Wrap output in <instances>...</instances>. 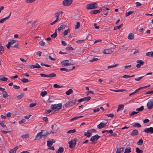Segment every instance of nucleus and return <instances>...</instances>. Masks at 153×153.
<instances>
[{
	"label": "nucleus",
	"instance_id": "29",
	"mask_svg": "<svg viewBox=\"0 0 153 153\" xmlns=\"http://www.w3.org/2000/svg\"><path fill=\"white\" fill-rule=\"evenodd\" d=\"M47 142V146L48 147H51L53 144V141H52L48 140Z\"/></svg>",
	"mask_w": 153,
	"mask_h": 153
},
{
	"label": "nucleus",
	"instance_id": "57",
	"mask_svg": "<svg viewBox=\"0 0 153 153\" xmlns=\"http://www.w3.org/2000/svg\"><path fill=\"white\" fill-rule=\"evenodd\" d=\"M36 0H26L25 1L27 3H31L35 1Z\"/></svg>",
	"mask_w": 153,
	"mask_h": 153
},
{
	"label": "nucleus",
	"instance_id": "4",
	"mask_svg": "<svg viewBox=\"0 0 153 153\" xmlns=\"http://www.w3.org/2000/svg\"><path fill=\"white\" fill-rule=\"evenodd\" d=\"M76 138H75L74 140H72L71 141L68 142V143L69 144V147L71 148H72L75 147L76 143Z\"/></svg>",
	"mask_w": 153,
	"mask_h": 153
},
{
	"label": "nucleus",
	"instance_id": "9",
	"mask_svg": "<svg viewBox=\"0 0 153 153\" xmlns=\"http://www.w3.org/2000/svg\"><path fill=\"white\" fill-rule=\"evenodd\" d=\"M69 61L68 60H65L62 61L61 62V64L64 66H66L69 65H73V64H71L69 63Z\"/></svg>",
	"mask_w": 153,
	"mask_h": 153
},
{
	"label": "nucleus",
	"instance_id": "55",
	"mask_svg": "<svg viewBox=\"0 0 153 153\" xmlns=\"http://www.w3.org/2000/svg\"><path fill=\"white\" fill-rule=\"evenodd\" d=\"M0 125L3 128H4L6 127V126L4 124V122L3 121L0 122Z\"/></svg>",
	"mask_w": 153,
	"mask_h": 153
},
{
	"label": "nucleus",
	"instance_id": "22",
	"mask_svg": "<svg viewBox=\"0 0 153 153\" xmlns=\"http://www.w3.org/2000/svg\"><path fill=\"white\" fill-rule=\"evenodd\" d=\"M18 149V147L16 146L13 149H10L9 151L10 153H16V150Z\"/></svg>",
	"mask_w": 153,
	"mask_h": 153
},
{
	"label": "nucleus",
	"instance_id": "45",
	"mask_svg": "<svg viewBox=\"0 0 153 153\" xmlns=\"http://www.w3.org/2000/svg\"><path fill=\"white\" fill-rule=\"evenodd\" d=\"M20 80L23 83H26L29 81L26 78H22Z\"/></svg>",
	"mask_w": 153,
	"mask_h": 153
},
{
	"label": "nucleus",
	"instance_id": "3",
	"mask_svg": "<svg viewBox=\"0 0 153 153\" xmlns=\"http://www.w3.org/2000/svg\"><path fill=\"white\" fill-rule=\"evenodd\" d=\"M100 137V136L96 134L94 136H92L90 138V141H92V143H97L98 139Z\"/></svg>",
	"mask_w": 153,
	"mask_h": 153
},
{
	"label": "nucleus",
	"instance_id": "16",
	"mask_svg": "<svg viewBox=\"0 0 153 153\" xmlns=\"http://www.w3.org/2000/svg\"><path fill=\"white\" fill-rule=\"evenodd\" d=\"M104 54H110L113 53V51L110 49H106L103 52Z\"/></svg>",
	"mask_w": 153,
	"mask_h": 153
},
{
	"label": "nucleus",
	"instance_id": "11",
	"mask_svg": "<svg viewBox=\"0 0 153 153\" xmlns=\"http://www.w3.org/2000/svg\"><path fill=\"white\" fill-rule=\"evenodd\" d=\"M136 62L137 64L136 66L138 68H140L141 65H143L144 63L143 61L140 60H137Z\"/></svg>",
	"mask_w": 153,
	"mask_h": 153
},
{
	"label": "nucleus",
	"instance_id": "5",
	"mask_svg": "<svg viewBox=\"0 0 153 153\" xmlns=\"http://www.w3.org/2000/svg\"><path fill=\"white\" fill-rule=\"evenodd\" d=\"M147 107L149 109H151L153 108V97L149 100L147 104Z\"/></svg>",
	"mask_w": 153,
	"mask_h": 153
},
{
	"label": "nucleus",
	"instance_id": "27",
	"mask_svg": "<svg viewBox=\"0 0 153 153\" xmlns=\"http://www.w3.org/2000/svg\"><path fill=\"white\" fill-rule=\"evenodd\" d=\"M73 92V90L71 89H70L66 92L65 94L67 95H68L72 93Z\"/></svg>",
	"mask_w": 153,
	"mask_h": 153
},
{
	"label": "nucleus",
	"instance_id": "23",
	"mask_svg": "<svg viewBox=\"0 0 153 153\" xmlns=\"http://www.w3.org/2000/svg\"><path fill=\"white\" fill-rule=\"evenodd\" d=\"M123 108L124 105H119L118 106V107L117 109V111L118 112L120 110H123Z\"/></svg>",
	"mask_w": 153,
	"mask_h": 153
},
{
	"label": "nucleus",
	"instance_id": "7",
	"mask_svg": "<svg viewBox=\"0 0 153 153\" xmlns=\"http://www.w3.org/2000/svg\"><path fill=\"white\" fill-rule=\"evenodd\" d=\"M40 132H42V134L43 137H46L48 135L51 134L52 133H55L56 132H54L53 131H51L50 132H48L45 130H42Z\"/></svg>",
	"mask_w": 153,
	"mask_h": 153
},
{
	"label": "nucleus",
	"instance_id": "1",
	"mask_svg": "<svg viewBox=\"0 0 153 153\" xmlns=\"http://www.w3.org/2000/svg\"><path fill=\"white\" fill-rule=\"evenodd\" d=\"M62 107V105L61 103L52 104L51 106V109L57 111L61 109Z\"/></svg>",
	"mask_w": 153,
	"mask_h": 153
},
{
	"label": "nucleus",
	"instance_id": "63",
	"mask_svg": "<svg viewBox=\"0 0 153 153\" xmlns=\"http://www.w3.org/2000/svg\"><path fill=\"white\" fill-rule=\"evenodd\" d=\"M131 67V65H126L124 66V68L125 69L129 68Z\"/></svg>",
	"mask_w": 153,
	"mask_h": 153
},
{
	"label": "nucleus",
	"instance_id": "37",
	"mask_svg": "<svg viewBox=\"0 0 153 153\" xmlns=\"http://www.w3.org/2000/svg\"><path fill=\"white\" fill-rule=\"evenodd\" d=\"M133 127H136L137 128H140L141 127V125L139 123H135L134 125H133Z\"/></svg>",
	"mask_w": 153,
	"mask_h": 153
},
{
	"label": "nucleus",
	"instance_id": "35",
	"mask_svg": "<svg viewBox=\"0 0 153 153\" xmlns=\"http://www.w3.org/2000/svg\"><path fill=\"white\" fill-rule=\"evenodd\" d=\"M137 143L139 145H142L143 143V140L142 139H140L137 141Z\"/></svg>",
	"mask_w": 153,
	"mask_h": 153
},
{
	"label": "nucleus",
	"instance_id": "40",
	"mask_svg": "<svg viewBox=\"0 0 153 153\" xmlns=\"http://www.w3.org/2000/svg\"><path fill=\"white\" fill-rule=\"evenodd\" d=\"M70 30L69 29H68L65 30L63 32V34L64 36H66L67 35L68 33L70 32Z\"/></svg>",
	"mask_w": 153,
	"mask_h": 153
},
{
	"label": "nucleus",
	"instance_id": "41",
	"mask_svg": "<svg viewBox=\"0 0 153 153\" xmlns=\"http://www.w3.org/2000/svg\"><path fill=\"white\" fill-rule=\"evenodd\" d=\"M134 13V11H129L128 12H126V17L128 16L130 14L133 13Z\"/></svg>",
	"mask_w": 153,
	"mask_h": 153
},
{
	"label": "nucleus",
	"instance_id": "12",
	"mask_svg": "<svg viewBox=\"0 0 153 153\" xmlns=\"http://www.w3.org/2000/svg\"><path fill=\"white\" fill-rule=\"evenodd\" d=\"M143 131L147 133H153V128L150 127L149 128H146L144 129Z\"/></svg>",
	"mask_w": 153,
	"mask_h": 153
},
{
	"label": "nucleus",
	"instance_id": "15",
	"mask_svg": "<svg viewBox=\"0 0 153 153\" xmlns=\"http://www.w3.org/2000/svg\"><path fill=\"white\" fill-rule=\"evenodd\" d=\"M42 132H40L37 134L35 140H39L42 138Z\"/></svg>",
	"mask_w": 153,
	"mask_h": 153
},
{
	"label": "nucleus",
	"instance_id": "10",
	"mask_svg": "<svg viewBox=\"0 0 153 153\" xmlns=\"http://www.w3.org/2000/svg\"><path fill=\"white\" fill-rule=\"evenodd\" d=\"M105 123L101 122L99 125H97V128L99 129H101L102 128H104L108 123V120H105Z\"/></svg>",
	"mask_w": 153,
	"mask_h": 153
},
{
	"label": "nucleus",
	"instance_id": "14",
	"mask_svg": "<svg viewBox=\"0 0 153 153\" xmlns=\"http://www.w3.org/2000/svg\"><path fill=\"white\" fill-rule=\"evenodd\" d=\"M28 67L30 68H41V66L38 63H36V65H29Z\"/></svg>",
	"mask_w": 153,
	"mask_h": 153
},
{
	"label": "nucleus",
	"instance_id": "34",
	"mask_svg": "<svg viewBox=\"0 0 153 153\" xmlns=\"http://www.w3.org/2000/svg\"><path fill=\"white\" fill-rule=\"evenodd\" d=\"M83 117V116H82V115L80 116H76V117H75L71 119L70 120V121H72L74 120H76V119L78 118H80L81 117Z\"/></svg>",
	"mask_w": 153,
	"mask_h": 153
},
{
	"label": "nucleus",
	"instance_id": "19",
	"mask_svg": "<svg viewBox=\"0 0 153 153\" xmlns=\"http://www.w3.org/2000/svg\"><path fill=\"white\" fill-rule=\"evenodd\" d=\"M25 96V93H21L20 95L16 96V97L17 99L20 100L23 98Z\"/></svg>",
	"mask_w": 153,
	"mask_h": 153
},
{
	"label": "nucleus",
	"instance_id": "24",
	"mask_svg": "<svg viewBox=\"0 0 153 153\" xmlns=\"http://www.w3.org/2000/svg\"><path fill=\"white\" fill-rule=\"evenodd\" d=\"M8 79L7 78L3 76L2 75H0V81H6Z\"/></svg>",
	"mask_w": 153,
	"mask_h": 153
},
{
	"label": "nucleus",
	"instance_id": "17",
	"mask_svg": "<svg viewBox=\"0 0 153 153\" xmlns=\"http://www.w3.org/2000/svg\"><path fill=\"white\" fill-rule=\"evenodd\" d=\"M138 131L136 129L133 130L132 131L130 134V135L133 136H137L138 134Z\"/></svg>",
	"mask_w": 153,
	"mask_h": 153
},
{
	"label": "nucleus",
	"instance_id": "30",
	"mask_svg": "<svg viewBox=\"0 0 153 153\" xmlns=\"http://www.w3.org/2000/svg\"><path fill=\"white\" fill-rule=\"evenodd\" d=\"M144 106H142L140 108H137L136 110L137 111V112H138V113L139 111H143L144 109Z\"/></svg>",
	"mask_w": 153,
	"mask_h": 153
},
{
	"label": "nucleus",
	"instance_id": "8",
	"mask_svg": "<svg viewBox=\"0 0 153 153\" xmlns=\"http://www.w3.org/2000/svg\"><path fill=\"white\" fill-rule=\"evenodd\" d=\"M76 100L72 101H71L68 102H67L65 105V107H68L69 106H72L73 105L75 104Z\"/></svg>",
	"mask_w": 153,
	"mask_h": 153
},
{
	"label": "nucleus",
	"instance_id": "58",
	"mask_svg": "<svg viewBox=\"0 0 153 153\" xmlns=\"http://www.w3.org/2000/svg\"><path fill=\"white\" fill-rule=\"evenodd\" d=\"M16 42V41L15 40H11L9 42V43H10V45H12L13 44L15 43Z\"/></svg>",
	"mask_w": 153,
	"mask_h": 153
},
{
	"label": "nucleus",
	"instance_id": "26",
	"mask_svg": "<svg viewBox=\"0 0 153 153\" xmlns=\"http://www.w3.org/2000/svg\"><path fill=\"white\" fill-rule=\"evenodd\" d=\"M84 135L87 137H90L91 135V134L90 132V131H88V130L87 131V132H85L84 133Z\"/></svg>",
	"mask_w": 153,
	"mask_h": 153
},
{
	"label": "nucleus",
	"instance_id": "42",
	"mask_svg": "<svg viewBox=\"0 0 153 153\" xmlns=\"http://www.w3.org/2000/svg\"><path fill=\"white\" fill-rule=\"evenodd\" d=\"M138 113V112L135 111H133L131 112H130L129 113V115L131 116H132L134 114H137Z\"/></svg>",
	"mask_w": 153,
	"mask_h": 153
},
{
	"label": "nucleus",
	"instance_id": "46",
	"mask_svg": "<svg viewBox=\"0 0 153 153\" xmlns=\"http://www.w3.org/2000/svg\"><path fill=\"white\" fill-rule=\"evenodd\" d=\"M91 13L93 14H96L99 13L98 10H92L91 12Z\"/></svg>",
	"mask_w": 153,
	"mask_h": 153
},
{
	"label": "nucleus",
	"instance_id": "28",
	"mask_svg": "<svg viewBox=\"0 0 153 153\" xmlns=\"http://www.w3.org/2000/svg\"><path fill=\"white\" fill-rule=\"evenodd\" d=\"M65 27L66 25H61L60 26V27L58 28L57 30L58 31H60L64 28Z\"/></svg>",
	"mask_w": 153,
	"mask_h": 153
},
{
	"label": "nucleus",
	"instance_id": "18",
	"mask_svg": "<svg viewBox=\"0 0 153 153\" xmlns=\"http://www.w3.org/2000/svg\"><path fill=\"white\" fill-rule=\"evenodd\" d=\"M4 51V47L2 45L1 42H0V55L3 53Z\"/></svg>",
	"mask_w": 153,
	"mask_h": 153
},
{
	"label": "nucleus",
	"instance_id": "56",
	"mask_svg": "<svg viewBox=\"0 0 153 153\" xmlns=\"http://www.w3.org/2000/svg\"><path fill=\"white\" fill-rule=\"evenodd\" d=\"M45 42L42 41H41L39 42V45L41 46H43L45 45Z\"/></svg>",
	"mask_w": 153,
	"mask_h": 153
},
{
	"label": "nucleus",
	"instance_id": "50",
	"mask_svg": "<svg viewBox=\"0 0 153 153\" xmlns=\"http://www.w3.org/2000/svg\"><path fill=\"white\" fill-rule=\"evenodd\" d=\"M8 19L6 17L2 19H1L0 20V23H2L4 22L7 19Z\"/></svg>",
	"mask_w": 153,
	"mask_h": 153
},
{
	"label": "nucleus",
	"instance_id": "52",
	"mask_svg": "<svg viewBox=\"0 0 153 153\" xmlns=\"http://www.w3.org/2000/svg\"><path fill=\"white\" fill-rule=\"evenodd\" d=\"M80 23L79 22H77L76 23V25H75V29H78L80 27Z\"/></svg>",
	"mask_w": 153,
	"mask_h": 153
},
{
	"label": "nucleus",
	"instance_id": "44",
	"mask_svg": "<svg viewBox=\"0 0 153 153\" xmlns=\"http://www.w3.org/2000/svg\"><path fill=\"white\" fill-rule=\"evenodd\" d=\"M53 87L56 88H59L63 87L62 86H60L58 84H54L53 85Z\"/></svg>",
	"mask_w": 153,
	"mask_h": 153
},
{
	"label": "nucleus",
	"instance_id": "47",
	"mask_svg": "<svg viewBox=\"0 0 153 153\" xmlns=\"http://www.w3.org/2000/svg\"><path fill=\"white\" fill-rule=\"evenodd\" d=\"M123 26V24H122L119 25V26H117L114 27V30H115L119 29L121 27Z\"/></svg>",
	"mask_w": 153,
	"mask_h": 153
},
{
	"label": "nucleus",
	"instance_id": "61",
	"mask_svg": "<svg viewBox=\"0 0 153 153\" xmlns=\"http://www.w3.org/2000/svg\"><path fill=\"white\" fill-rule=\"evenodd\" d=\"M85 40V39H81V40H79L77 41H76V43H81L82 42H83Z\"/></svg>",
	"mask_w": 153,
	"mask_h": 153
},
{
	"label": "nucleus",
	"instance_id": "13",
	"mask_svg": "<svg viewBox=\"0 0 153 153\" xmlns=\"http://www.w3.org/2000/svg\"><path fill=\"white\" fill-rule=\"evenodd\" d=\"M75 68V67L73 66L72 67V68L71 69H67L66 68H61L60 70L61 71H65L67 72H68L73 70Z\"/></svg>",
	"mask_w": 153,
	"mask_h": 153
},
{
	"label": "nucleus",
	"instance_id": "6",
	"mask_svg": "<svg viewBox=\"0 0 153 153\" xmlns=\"http://www.w3.org/2000/svg\"><path fill=\"white\" fill-rule=\"evenodd\" d=\"M73 0H64L63 1L62 4L64 6H69L72 3Z\"/></svg>",
	"mask_w": 153,
	"mask_h": 153
},
{
	"label": "nucleus",
	"instance_id": "39",
	"mask_svg": "<svg viewBox=\"0 0 153 153\" xmlns=\"http://www.w3.org/2000/svg\"><path fill=\"white\" fill-rule=\"evenodd\" d=\"M47 92L46 91H42L41 93V95L42 97H44L47 94Z\"/></svg>",
	"mask_w": 153,
	"mask_h": 153
},
{
	"label": "nucleus",
	"instance_id": "31",
	"mask_svg": "<svg viewBox=\"0 0 153 153\" xmlns=\"http://www.w3.org/2000/svg\"><path fill=\"white\" fill-rule=\"evenodd\" d=\"M3 97L4 98L7 97L9 95L5 91H3L2 93Z\"/></svg>",
	"mask_w": 153,
	"mask_h": 153
},
{
	"label": "nucleus",
	"instance_id": "25",
	"mask_svg": "<svg viewBox=\"0 0 153 153\" xmlns=\"http://www.w3.org/2000/svg\"><path fill=\"white\" fill-rule=\"evenodd\" d=\"M124 150V148L122 147L121 148H118L117 149L116 153H120L123 152Z\"/></svg>",
	"mask_w": 153,
	"mask_h": 153
},
{
	"label": "nucleus",
	"instance_id": "59",
	"mask_svg": "<svg viewBox=\"0 0 153 153\" xmlns=\"http://www.w3.org/2000/svg\"><path fill=\"white\" fill-rule=\"evenodd\" d=\"M65 49L68 51H70L71 50H74V49L72 47H71V46H68V47H67L65 48Z\"/></svg>",
	"mask_w": 153,
	"mask_h": 153
},
{
	"label": "nucleus",
	"instance_id": "54",
	"mask_svg": "<svg viewBox=\"0 0 153 153\" xmlns=\"http://www.w3.org/2000/svg\"><path fill=\"white\" fill-rule=\"evenodd\" d=\"M59 14L58 12H56L55 13V17L56 19H59Z\"/></svg>",
	"mask_w": 153,
	"mask_h": 153
},
{
	"label": "nucleus",
	"instance_id": "51",
	"mask_svg": "<svg viewBox=\"0 0 153 153\" xmlns=\"http://www.w3.org/2000/svg\"><path fill=\"white\" fill-rule=\"evenodd\" d=\"M145 76H142L140 77H138L137 78H136L134 79L135 81H139L141 79H142L143 78V77Z\"/></svg>",
	"mask_w": 153,
	"mask_h": 153
},
{
	"label": "nucleus",
	"instance_id": "33",
	"mask_svg": "<svg viewBox=\"0 0 153 153\" xmlns=\"http://www.w3.org/2000/svg\"><path fill=\"white\" fill-rule=\"evenodd\" d=\"M119 65H120V64H119L117 63V64H115L112 65L108 66L107 68L108 69H109V68H112L116 67L117 66H119Z\"/></svg>",
	"mask_w": 153,
	"mask_h": 153
},
{
	"label": "nucleus",
	"instance_id": "21",
	"mask_svg": "<svg viewBox=\"0 0 153 153\" xmlns=\"http://www.w3.org/2000/svg\"><path fill=\"white\" fill-rule=\"evenodd\" d=\"M64 151V148L62 147H60L57 151L56 152V153H62Z\"/></svg>",
	"mask_w": 153,
	"mask_h": 153
},
{
	"label": "nucleus",
	"instance_id": "53",
	"mask_svg": "<svg viewBox=\"0 0 153 153\" xmlns=\"http://www.w3.org/2000/svg\"><path fill=\"white\" fill-rule=\"evenodd\" d=\"M29 137V136L28 134H24L22 135V137L23 138H27Z\"/></svg>",
	"mask_w": 153,
	"mask_h": 153
},
{
	"label": "nucleus",
	"instance_id": "48",
	"mask_svg": "<svg viewBox=\"0 0 153 153\" xmlns=\"http://www.w3.org/2000/svg\"><path fill=\"white\" fill-rule=\"evenodd\" d=\"M76 132V130L75 129H74L73 130H71L69 131H68L67 132V133H74Z\"/></svg>",
	"mask_w": 153,
	"mask_h": 153
},
{
	"label": "nucleus",
	"instance_id": "38",
	"mask_svg": "<svg viewBox=\"0 0 153 153\" xmlns=\"http://www.w3.org/2000/svg\"><path fill=\"white\" fill-rule=\"evenodd\" d=\"M57 35V34L56 33V29L54 33L51 35V36L53 38H55L56 37Z\"/></svg>",
	"mask_w": 153,
	"mask_h": 153
},
{
	"label": "nucleus",
	"instance_id": "64",
	"mask_svg": "<svg viewBox=\"0 0 153 153\" xmlns=\"http://www.w3.org/2000/svg\"><path fill=\"white\" fill-rule=\"evenodd\" d=\"M105 115L108 117H114V115L113 114H106Z\"/></svg>",
	"mask_w": 153,
	"mask_h": 153
},
{
	"label": "nucleus",
	"instance_id": "20",
	"mask_svg": "<svg viewBox=\"0 0 153 153\" xmlns=\"http://www.w3.org/2000/svg\"><path fill=\"white\" fill-rule=\"evenodd\" d=\"M134 38V35L132 33H130L128 36V38L129 39H133Z\"/></svg>",
	"mask_w": 153,
	"mask_h": 153
},
{
	"label": "nucleus",
	"instance_id": "36",
	"mask_svg": "<svg viewBox=\"0 0 153 153\" xmlns=\"http://www.w3.org/2000/svg\"><path fill=\"white\" fill-rule=\"evenodd\" d=\"M56 76V74L54 73H51L48 75V77L52 78L55 77Z\"/></svg>",
	"mask_w": 153,
	"mask_h": 153
},
{
	"label": "nucleus",
	"instance_id": "49",
	"mask_svg": "<svg viewBox=\"0 0 153 153\" xmlns=\"http://www.w3.org/2000/svg\"><path fill=\"white\" fill-rule=\"evenodd\" d=\"M84 101H89L91 99V97L88 96L83 98Z\"/></svg>",
	"mask_w": 153,
	"mask_h": 153
},
{
	"label": "nucleus",
	"instance_id": "32",
	"mask_svg": "<svg viewBox=\"0 0 153 153\" xmlns=\"http://www.w3.org/2000/svg\"><path fill=\"white\" fill-rule=\"evenodd\" d=\"M131 148L130 147L127 148L126 149L124 153H129L131 152Z\"/></svg>",
	"mask_w": 153,
	"mask_h": 153
},
{
	"label": "nucleus",
	"instance_id": "62",
	"mask_svg": "<svg viewBox=\"0 0 153 153\" xmlns=\"http://www.w3.org/2000/svg\"><path fill=\"white\" fill-rule=\"evenodd\" d=\"M40 76L42 77H48V75H47L44 74H40Z\"/></svg>",
	"mask_w": 153,
	"mask_h": 153
},
{
	"label": "nucleus",
	"instance_id": "43",
	"mask_svg": "<svg viewBox=\"0 0 153 153\" xmlns=\"http://www.w3.org/2000/svg\"><path fill=\"white\" fill-rule=\"evenodd\" d=\"M136 152L137 153H143V151L140 149H139L137 147L136 149Z\"/></svg>",
	"mask_w": 153,
	"mask_h": 153
},
{
	"label": "nucleus",
	"instance_id": "60",
	"mask_svg": "<svg viewBox=\"0 0 153 153\" xmlns=\"http://www.w3.org/2000/svg\"><path fill=\"white\" fill-rule=\"evenodd\" d=\"M98 60V59L97 58H94L91 59L89 60L90 62H93L94 61H97Z\"/></svg>",
	"mask_w": 153,
	"mask_h": 153
},
{
	"label": "nucleus",
	"instance_id": "2",
	"mask_svg": "<svg viewBox=\"0 0 153 153\" xmlns=\"http://www.w3.org/2000/svg\"><path fill=\"white\" fill-rule=\"evenodd\" d=\"M97 7L98 4L97 3L88 4L86 6V8L88 10L94 9Z\"/></svg>",
	"mask_w": 153,
	"mask_h": 153
}]
</instances>
